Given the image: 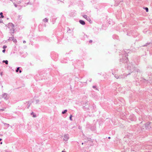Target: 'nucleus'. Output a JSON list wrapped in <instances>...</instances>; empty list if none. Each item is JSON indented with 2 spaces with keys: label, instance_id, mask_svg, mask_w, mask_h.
I'll return each mask as SVG.
<instances>
[{
  "label": "nucleus",
  "instance_id": "obj_23",
  "mask_svg": "<svg viewBox=\"0 0 152 152\" xmlns=\"http://www.w3.org/2000/svg\"><path fill=\"white\" fill-rule=\"evenodd\" d=\"M123 0H122V1H115L116 2V3H117L118 4H117V5H118V4H119V3H120V2H123Z\"/></svg>",
  "mask_w": 152,
  "mask_h": 152
},
{
  "label": "nucleus",
  "instance_id": "obj_46",
  "mask_svg": "<svg viewBox=\"0 0 152 152\" xmlns=\"http://www.w3.org/2000/svg\"><path fill=\"white\" fill-rule=\"evenodd\" d=\"M2 140V139L1 138H0V141H1Z\"/></svg>",
  "mask_w": 152,
  "mask_h": 152
},
{
  "label": "nucleus",
  "instance_id": "obj_47",
  "mask_svg": "<svg viewBox=\"0 0 152 152\" xmlns=\"http://www.w3.org/2000/svg\"><path fill=\"white\" fill-rule=\"evenodd\" d=\"M2 142H0V144H2Z\"/></svg>",
  "mask_w": 152,
  "mask_h": 152
},
{
  "label": "nucleus",
  "instance_id": "obj_21",
  "mask_svg": "<svg viewBox=\"0 0 152 152\" xmlns=\"http://www.w3.org/2000/svg\"><path fill=\"white\" fill-rule=\"evenodd\" d=\"M67 111V110H65L62 112V114H63L65 113Z\"/></svg>",
  "mask_w": 152,
  "mask_h": 152
},
{
  "label": "nucleus",
  "instance_id": "obj_38",
  "mask_svg": "<svg viewBox=\"0 0 152 152\" xmlns=\"http://www.w3.org/2000/svg\"><path fill=\"white\" fill-rule=\"evenodd\" d=\"M39 100H37L36 101L37 102H39Z\"/></svg>",
  "mask_w": 152,
  "mask_h": 152
},
{
  "label": "nucleus",
  "instance_id": "obj_36",
  "mask_svg": "<svg viewBox=\"0 0 152 152\" xmlns=\"http://www.w3.org/2000/svg\"><path fill=\"white\" fill-rule=\"evenodd\" d=\"M23 42L24 43H26V41H25L24 40L23 41Z\"/></svg>",
  "mask_w": 152,
  "mask_h": 152
},
{
  "label": "nucleus",
  "instance_id": "obj_35",
  "mask_svg": "<svg viewBox=\"0 0 152 152\" xmlns=\"http://www.w3.org/2000/svg\"><path fill=\"white\" fill-rule=\"evenodd\" d=\"M2 72H1L0 73V75H1V76H2Z\"/></svg>",
  "mask_w": 152,
  "mask_h": 152
},
{
  "label": "nucleus",
  "instance_id": "obj_43",
  "mask_svg": "<svg viewBox=\"0 0 152 152\" xmlns=\"http://www.w3.org/2000/svg\"><path fill=\"white\" fill-rule=\"evenodd\" d=\"M127 35H129V36H130V35H129V34H128V33H127Z\"/></svg>",
  "mask_w": 152,
  "mask_h": 152
},
{
  "label": "nucleus",
  "instance_id": "obj_30",
  "mask_svg": "<svg viewBox=\"0 0 152 152\" xmlns=\"http://www.w3.org/2000/svg\"><path fill=\"white\" fill-rule=\"evenodd\" d=\"M14 6H15V7H17V5L16 4H15V3H14Z\"/></svg>",
  "mask_w": 152,
  "mask_h": 152
},
{
  "label": "nucleus",
  "instance_id": "obj_44",
  "mask_svg": "<svg viewBox=\"0 0 152 152\" xmlns=\"http://www.w3.org/2000/svg\"><path fill=\"white\" fill-rule=\"evenodd\" d=\"M1 110H2V111H3L4 110V109H1Z\"/></svg>",
  "mask_w": 152,
  "mask_h": 152
},
{
  "label": "nucleus",
  "instance_id": "obj_8",
  "mask_svg": "<svg viewBox=\"0 0 152 152\" xmlns=\"http://www.w3.org/2000/svg\"><path fill=\"white\" fill-rule=\"evenodd\" d=\"M83 17L86 19L89 22H90V21H91L90 18L86 15H83Z\"/></svg>",
  "mask_w": 152,
  "mask_h": 152
},
{
  "label": "nucleus",
  "instance_id": "obj_6",
  "mask_svg": "<svg viewBox=\"0 0 152 152\" xmlns=\"http://www.w3.org/2000/svg\"><path fill=\"white\" fill-rule=\"evenodd\" d=\"M129 119L131 121H135L136 120L135 116L134 115H131L129 117Z\"/></svg>",
  "mask_w": 152,
  "mask_h": 152
},
{
  "label": "nucleus",
  "instance_id": "obj_14",
  "mask_svg": "<svg viewBox=\"0 0 152 152\" xmlns=\"http://www.w3.org/2000/svg\"><path fill=\"white\" fill-rule=\"evenodd\" d=\"M20 68V67H18L17 68L16 70V72H18L19 71V73H20L21 72H22L21 70H20V69H19Z\"/></svg>",
  "mask_w": 152,
  "mask_h": 152
},
{
  "label": "nucleus",
  "instance_id": "obj_48",
  "mask_svg": "<svg viewBox=\"0 0 152 152\" xmlns=\"http://www.w3.org/2000/svg\"><path fill=\"white\" fill-rule=\"evenodd\" d=\"M20 15H19V17L20 18Z\"/></svg>",
  "mask_w": 152,
  "mask_h": 152
},
{
  "label": "nucleus",
  "instance_id": "obj_11",
  "mask_svg": "<svg viewBox=\"0 0 152 152\" xmlns=\"http://www.w3.org/2000/svg\"><path fill=\"white\" fill-rule=\"evenodd\" d=\"M11 35L12 36V37H10L9 38V39H8V40L9 41H12L13 38H14V35L13 34H11Z\"/></svg>",
  "mask_w": 152,
  "mask_h": 152
},
{
  "label": "nucleus",
  "instance_id": "obj_31",
  "mask_svg": "<svg viewBox=\"0 0 152 152\" xmlns=\"http://www.w3.org/2000/svg\"><path fill=\"white\" fill-rule=\"evenodd\" d=\"M31 4V3L29 2H28L27 3V5L28 4Z\"/></svg>",
  "mask_w": 152,
  "mask_h": 152
},
{
  "label": "nucleus",
  "instance_id": "obj_17",
  "mask_svg": "<svg viewBox=\"0 0 152 152\" xmlns=\"http://www.w3.org/2000/svg\"><path fill=\"white\" fill-rule=\"evenodd\" d=\"M3 13L2 12H1L0 13V18H4V16L3 15Z\"/></svg>",
  "mask_w": 152,
  "mask_h": 152
},
{
  "label": "nucleus",
  "instance_id": "obj_4",
  "mask_svg": "<svg viewBox=\"0 0 152 152\" xmlns=\"http://www.w3.org/2000/svg\"><path fill=\"white\" fill-rule=\"evenodd\" d=\"M2 97L4 98L5 100H7L9 98V96H8L7 94L4 93L2 95Z\"/></svg>",
  "mask_w": 152,
  "mask_h": 152
},
{
  "label": "nucleus",
  "instance_id": "obj_13",
  "mask_svg": "<svg viewBox=\"0 0 152 152\" xmlns=\"http://www.w3.org/2000/svg\"><path fill=\"white\" fill-rule=\"evenodd\" d=\"M113 38L114 39H118V37L116 35H113Z\"/></svg>",
  "mask_w": 152,
  "mask_h": 152
},
{
  "label": "nucleus",
  "instance_id": "obj_29",
  "mask_svg": "<svg viewBox=\"0 0 152 152\" xmlns=\"http://www.w3.org/2000/svg\"><path fill=\"white\" fill-rule=\"evenodd\" d=\"M5 51H6V50H5V49H4V50H2V52L3 53H5Z\"/></svg>",
  "mask_w": 152,
  "mask_h": 152
},
{
  "label": "nucleus",
  "instance_id": "obj_25",
  "mask_svg": "<svg viewBox=\"0 0 152 152\" xmlns=\"http://www.w3.org/2000/svg\"><path fill=\"white\" fill-rule=\"evenodd\" d=\"M72 115H70V116H69V119L70 120V121H72Z\"/></svg>",
  "mask_w": 152,
  "mask_h": 152
},
{
  "label": "nucleus",
  "instance_id": "obj_39",
  "mask_svg": "<svg viewBox=\"0 0 152 152\" xmlns=\"http://www.w3.org/2000/svg\"><path fill=\"white\" fill-rule=\"evenodd\" d=\"M91 79H90V80H89V81L90 82H91Z\"/></svg>",
  "mask_w": 152,
  "mask_h": 152
},
{
  "label": "nucleus",
  "instance_id": "obj_28",
  "mask_svg": "<svg viewBox=\"0 0 152 152\" xmlns=\"http://www.w3.org/2000/svg\"><path fill=\"white\" fill-rule=\"evenodd\" d=\"M7 48V46L6 45H4L3 47V48L4 49H5Z\"/></svg>",
  "mask_w": 152,
  "mask_h": 152
},
{
  "label": "nucleus",
  "instance_id": "obj_40",
  "mask_svg": "<svg viewBox=\"0 0 152 152\" xmlns=\"http://www.w3.org/2000/svg\"><path fill=\"white\" fill-rule=\"evenodd\" d=\"M142 80H143V81H144V80H145V81L146 80L144 79H143Z\"/></svg>",
  "mask_w": 152,
  "mask_h": 152
},
{
  "label": "nucleus",
  "instance_id": "obj_49",
  "mask_svg": "<svg viewBox=\"0 0 152 152\" xmlns=\"http://www.w3.org/2000/svg\"><path fill=\"white\" fill-rule=\"evenodd\" d=\"M82 145H83V143L82 142Z\"/></svg>",
  "mask_w": 152,
  "mask_h": 152
},
{
  "label": "nucleus",
  "instance_id": "obj_27",
  "mask_svg": "<svg viewBox=\"0 0 152 152\" xmlns=\"http://www.w3.org/2000/svg\"><path fill=\"white\" fill-rule=\"evenodd\" d=\"M145 9V10L146 11V12H148V7H146Z\"/></svg>",
  "mask_w": 152,
  "mask_h": 152
},
{
  "label": "nucleus",
  "instance_id": "obj_32",
  "mask_svg": "<svg viewBox=\"0 0 152 152\" xmlns=\"http://www.w3.org/2000/svg\"><path fill=\"white\" fill-rule=\"evenodd\" d=\"M3 20L1 19H0V23H2Z\"/></svg>",
  "mask_w": 152,
  "mask_h": 152
},
{
  "label": "nucleus",
  "instance_id": "obj_12",
  "mask_svg": "<svg viewBox=\"0 0 152 152\" xmlns=\"http://www.w3.org/2000/svg\"><path fill=\"white\" fill-rule=\"evenodd\" d=\"M10 33H11V34H13V33L14 32V31H15L14 28H10Z\"/></svg>",
  "mask_w": 152,
  "mask_h": 152
},
{
  "label": "nucleus",
  "instance_id": "obj_37",
  "mask_svg": "<svg viewBox=\"0 0 152 152\" xmlns=\"http://www.w3.org/2000/svg\"><path fill=\"white\" fill-rule=\"evenodd\" d=\"M96 87V86H93V88H95Z\"/></svg>",
  "mask_w": 152,
  "mask_h": 152
},
{
  "label": "nucleus",
  "instance_id": "obj_24",
  "mask_svg": "<svg viewBox=\"0 0 152 152\" xmlns=\"http://www.w3.org/2000/svg\"><path fill=\"white\" fill-rule=\"evenodd\" d=\"M12 41H13V42L15 43H16L17 42V40L16 39L13 38Z\"/></svg>",
  "mask_w": 152,
  "mask_h": 152
},
{
  "label": "nucleus",
  "instance_id": "obj_9",
  "mask_svg": "<svg viewBox=\"0 0 152 152\" xmlns=\"http://www.w3.org/2000/svg\"><path fill=\"white\" fill-rule=\"evenodd\" d=\"M55 56H54V55H53V56H51V57L53 59H54L55 61H56L57 60V58L58 57V55L55 54Z\"/></svg>",
  "mask_w": 152,
  "mask_h": 152
},
{
  "label": "nucleus",
  "instance_id": "obj_1",
  "mask_svg": "<svg viewBox=\"0 0 152 152\" xmlns=\"http://www.w3.org/2000/svg\"><path fill=\"white\" fill-rule=\"evenodd\" d=\"M128 56V55L127 53H126L125 51H122V53L120 55V58L119 61L120 64H122L121 63L124 64L126 63V64L125 65V67L131 72H137L140 73L141 71L139 69H137L136 66L132 62L128 64L127 62L128 61V59L127 57Z\"/></svg>",
  "mask_w": 152,
  "mask_h": 152
},
{
  "label": "nucleus",
  "instance_id": "obj_26",
  "mask_svg": "<svg viewBox=\"0 0 152 152\" xmlns=\"http://www.w3.org/2000/svg\"><path fill=\"white\" fill-rule=\"evenodd\" d=\"M150 44V43H147L145 45H143V46H146L148 45H149Z\"/></svg>",
  "mask_w": 152,
  "mask_h": 152
},
{
  "label": "nucleus",
  "instance_id": "obj_2",
  "mask_svg": "<svg viewBox=\"0 0 152 152\" xmlns=\"http://www.w3.org/2000/svg\"><path fill=\"white\" fill-rule=\"evenodd\" d=\"M145 129L150 130L152 129V123L150 122H148L145 124V125L142 127L140 126V131L139 130L140 132L141 131H143L144 128Z\"/></svg>",
  "mask_w": 152,
  "mask_h": 152
},
{
  "label": "nucleus",
  "instance_id": "obj_45",
  "mask_svg": "<svg viewBox=\"0 0 152 152\" xmlns=\"http://www.w3.org/2000/svg\"><path fill=\"white\" fill-rule=\"evenodd\" d=\"M61 152H66L65 151H62Z\"/></svg>",
  "mask_w": 152,
  "mask_h": 152
},
{
  "label": "nucleus",
  "instance_id": "obj_20",
  "mask_svg": "<svg viewBox=\"0 0 152 152\" xmlns=\"http://www.w3.org/2000/svg\"><path fill=\"white\" fill-rule=\"evenodd\" d=\"M31 115H33V117H36V115L33 112H32V113H31Z\"/></svg>",
  "mask_w": 152,
  "mask_h": 152
},
{
  "label": "nucleus",
  "instance_id": "obj_41",
  "mask_svg": "<svg viewBox=\"0 0 152 152\" xmlns=\"http://www.w3.org/2000/svg\"><path fill=\"white\" fill-rule=\"evenodd\" d=\"M68 31L70 30V28H68Z\"/></svg>",
  "mask_w": 152,
  "mask_h": 152
},
{
  "label": "nucleus",
  "instance_id": "obj_42",
  "mask_svg": "<svg viewBox=\"0 0 152 152\" xmlns=\"http://www.w3.org/2000/svg\"><path fill=\"white\" fill-rule=\"evenodd\" d=\"M108 138L109 139H110L111 138V137H108Z\"/></svg>",
  "mask_w": 152,
  "mask_h": 152
},
{
  "label": "nucleus",
  "instance_id": "obj_3",
  "mask_svg": "<svg viewBox=\"0 0 152 152\" xmlns=\"http://www.w3.org/2000/svg\"><path fill=\"white\" fill-rule=\"evenodd\" d=\"M130 73H129L127 74H124L123 75H119V79L121 78H124L125 77H126L127 75H130Z\"/></svg>",
  "mask_w": 152,
  "mask_h": 152
},
{
  "label": "nucleus",
  "instance_id": "obj_33",
  "mask_svg": "<svg viewBox=\"0 0 152 152\" xmlns=\"http://www.w3.org/2000/svg\"><path fill=\"white\" fill-rule=\"evenodd\" d=\"M4 124H6L8 126L9 125V124H6V123H4Z\"/></svg>",
  "mask_w": 152,
  "mask_h": 152
},
{
  "label": "nucleus",
  "instance_id": "obj_10",
  "mask_svg": "<svg viewBox=\"0 0 152 152\" xmlns=\"http://www.w3.org/2000/svg\"><path fill=\"white\" fill-rule=\"evenodd\" d=\"M79 22L80 23V24L82 25H84L85 24V22L82 20H80L79 21Z\"/></svg>",
  "mask_w": 152,
  "mask_h": 152
},
{
  "label": "nucleus",
  "instance_id": "obj_7",
  "mask_svg": "<svg viewBox=\"0 0 152 152\" xmlns=\"http://www.w3.org/2000/svg\"><path fill=\"white\" fill-rule=\"evenodd\" d=\"M8 28L10 29L14 28V26L13 24L12 23H9L8 24Z\"/></svg>",
  "mask_w": 152,
  "mask_h": 152
},
{
  "label": "nucleus",
  "instance_id": "obj_34",
  "mask_svg": "<svg viewBox=\"0 0 152 152\" xmlns=\"http://www.w3.org/2000/svg\"><path fill=\"white\" fill-rule=\"evenodd\" d=\"M92 42V41L91 40H90L89 42L90 43Z\"/></svg>",
  "mask_w": 152,
  "mask_h": 152
},
{
  "label": "nucleus",
  "instance_id": "obj_5",
  "mask_svg": "<svg viewBox=\"0 0 152 152\" xmlns=\"http://www.w3.org/2000/svg\"><path fill=\"white\" fill-rule=\"evenodd\" d=\"M69 135L67 134H65L64 135V140L66 141H67L69 139Z\"/></svg>",
  "mask_w": 152,
  "mask_h": 152
},
{
  "label": "nucleus",
  "instance_id": "obj_16",
  "mask_svg": "<svg viewBox=\"0 0 152 152\" xmlns=\"http://www.w3.org/2000/svg\"><path fill=\"white\" fill-rule=\"evenodd\" d=\"M114 75L115 77L117 79H119V75L115 74H114L113 72L112 73Z\"/></svg>",
  "mask_w": 152,
  "mask_h": 152
},
{
  "label": "nucleus",
  "instance_id": "obj_15",
  "mask_svg": "<svg viewBox=\"0 0 152 152\" xmlns=\"http://www.w3.org/2000/svg\"><path fill=\"white\" fill-rule=\"evenodd\" d=\"M61 62L62 63H67V60L66 59H64L61 61Z\"/></svg>",
  "mask_w": 152,
  "mask_h": 152
},
{
  "label": "nucleus",
  "instance_id": "obj_19",
  "mask_svg": "<svg viewBox=\"0 0 152 152\" xmlns=\"http://www.w3.org/2000/svg\"><path fill=\"white\" fill-rule=\"evenodd\" d=\"M8 61L7 60H3L2 61L3 63H5L6 64H8Z\"/></svg>",
  "mask_w": 152,
  "mask_h": 152
},
{
  "label": "nucleus",
  "instance_id": "obj_22",
  "mask_svg": "<svg viewBox=\"0 0 152 152\" xmlns=\"http://www.w3.org/2000/svg\"><path fill=\"white\" fill-rule=\"evenodd\" d=\"M95 127L94 126H92L91 128V130H94L95 129Z\"/></svg>",
  "mask_w": 152,
  "mask_h": 152
},
{
  "label": "nucleus",
  "instance_id": "obj_18",
  "mask_svg": "<svg viewBox=\"0 0 152 152\" xmlns=\"http://www.w3.org/2000/svg\"><path fill=\"white\" fill-rule=\"evenodd\" d=\"M43 21L45 22H47L48 21V19L46 18H45L43 20Z\"/></svg>",
  "mask_w": 152,
  "mask_h": 152
}]
</instances>
